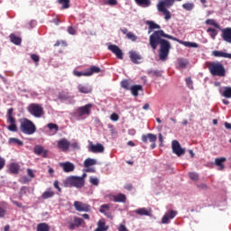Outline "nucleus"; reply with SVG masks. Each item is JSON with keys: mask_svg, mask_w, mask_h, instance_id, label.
I'll return each instance as SVG.
<instances>
[{"mask_svg": "<svg viewBox=\"0 0 231 231\" xmlns=\"http://www.w3.org/2000/svg\"><path fill=\"white\" fill-rule=\"evenodd\" d=\"M212 55H214L215 57H218V58L222 57V58L231 59V54L226 53V52H223V51H213Z\"/></svg>", "mask_w": 231, "mask_h": 231, "instance_id": "33", "label": "nucleus"}, {"mask_svg": "<svg viewBox=\"0 0 231 231\" xmlns=\"http://www.w3.org/2000/svg\"><path fill=\"white\" fill-rule=\"evenodd\" d=\"M134 213L141 217H150L151 215V211L147 210L145 208H137L134 211Z\"/></svg>", "mask_w": 231, "mask_h": 231, "instance_id": "28", "label": "nucleus"}, {"mask_svg": "<svg viewBox=\"0 0 231 231\" xmlns=\"http://www.w3.org/2000/svg\"><path fill=\"white\" fill-rule=\"evenodd\" d=\"M185 81H186V84H187V86H188V88H190V89H192L193 88V82H192V80H191V78L190 77H189V78H187L186 79H185Z\"/></svg>", "mask_w": 231, "mask_h": 231, "instance_id": "56", "label": "nucleus"}, {"mask_svg": "<svg viewBox=\"0 0 231 231\" xmlns=\"http://www.w3.org/2000/svg\"><path fill=\"white\" fill-rule=\"evenodd\" d=\"M83 222H84V220L81 217H74V223L70 222L69 227L70 230H75L76 227L80 226Z\"/></svg>", "mask_w": 231, "mask_h": 231, "instance_id": "19", "label": "nucleus"}, {"mask_svg": "<svg viewBox=\"0 0 231 231\" xmlns=\"http://www.w3.org/2000/svg\"><path fill=\"white\" fill-rule=\"evenodd\" d=\"M53 187L59 191L61 192V188L60 187V181L59 180H55L53 182Z\"/></svg>", "mask_w": 231, "mask_h": 231, "instance_id": "61", "label": "nucleus"}, {"mask_svg": "<svg viewBox=\"0 0 231 231\" xmlns=\"http://www.w3.org/2000/svg\"><path fill=\"white\" fill-rule=\"evenodd\" d=\"M91 109H93V104H87L83 106L78 107L76 110V115L79 117L89 116L91 115Z\"/></svg>", "mask_w": 231, "mask_h": 231, "instance_id": "7", "label": "nucleus"}, {"mask_svg": "<svg viewBox=\"0 0 231 231\" xmlns=\"http://www.w3.org/2000/svg\"><path fill=\"white\" fill-rule=\"evenodd\" d=\"M29 192V188L26 186H23L19 192V199H22L23 197L26 196Z\"/></svg>", "mask_w": 231, "mask_h": 231, "instance_id": "45", "label": "nucleus"}, {"mask_svg": "<svg viewBox=\"0 0 231 231\" xmlns=\"http://www.w3.org/2000/svg\"><path fill=\"white\" fill-rule=\"evenodd\" d=\"M147 73L149 75H151L152 77H161L162 76V73L159 70L150 69V70L147 71Z\"/></svg>", "mask_w": 231, "mask_h": 231, "instance_id": "50", "label": "nucleus"}, {"mask_svg": "<svg viewBox=\"0 0 231 231\" xmlns=\"http://www.w3.org/2000/svg\"><path fill=\"white\" fill-rule=\"evenodd\" d=\"M27 175L32 180L35 178V174L32 169H27Z\"/></svg>", "mask_w": 231, "mask_h": 231, "instance_id": "59", "label": "nucleus"}, {"mask_svg": "<svg viewBox=\"0 0 231 231\" xmlns=\"http://www.w3.org/2000/svg\"><path fill=\"white\" fill-rule=\"evenodd\" d=\"M89 182L90 184H92L93 186H98V179L95 178V177H90L89 179Z\"/></svg>", "mask_w": 231, "mask_h": 231, "instance_id": "55", "label": "nucleus"}, {"mask_svg": "<svg viewBox=\"0 0 231 231\" xmlns=\"http://www.w3.org/2000/svg\"><path fill=\"white\" fill-rule=\"evenodd\" d=\"M108 50L111 51L113 53H115L117 59L119 60L124 59V52H122L121 49L118 46L115 44L109 45Z\"/></svg>", "mask_w": 231, "mask_h": 231, "instance_id": "15", "label": "nucleus"}, {"mask_svg": "<svg viewBox=\"0 0 231 231\" xmlns=\"http://www.w3.org/2000/svg\"><path fill=\"white\" fill-rule=\"evenodd\" d=\"M175 42H178L179 43L186 46V47H191V48H198L199 45L196 43V42H183V41H180L178 39V41H175Z\"/></svg>", "mask_w": 231, "mask_h": 231, "instance_id": "42", "label": "nucleus"}, {"mask_svg": "<svg viewBox=\"0 0 231 231\" xmlns=\"http://www.w3.org/2000/svg\"><path fill=\"white\" fill-rule=\"evenodd\" d=\"M121 87L126 90L131 89V84L129 83V80L125 79L121 82Z\"/></svg>", "mask_w": 231, "mask_h": 231, "instance_id": "49", "label": "nucleus"}, {"mask_svg": "<svg viewBox=\"0 0 231 231\" xmlns=\"http://www.w3.org/2000/svg\"><path fill=\"white\" fill-rule=\"evenodd\" d=\"M47 127H48V129H50V131H54V133H59V131H60L59 125L54 123L48 124Z\"/></svg>", "mask_w": 231, "mask_h": 231, "instance_id": "43", "label": "nucleus"}, {"mask_svg": "<svg viewBox=\"0 0 231 231\" xmlns=\"http://www.w3.org/2000/svg\"><path fill=\"white\" fill-rule=\"evenodd\" d=\"M206 24H208V25H212V26H214V27H216V28H217V29H220V25H219L218 23H217L215 22V20H213V19H208V20L206 21Z\"/></svg>", "mask_w": 231, "mask_h": 231, "instance_id": "48", "label": "nucleus"}, {"mask_svg": "<svg viewBox=\"0 0 231 231\" xmlns=\"http://www.w3.org/2000/svg\"><path fill=\"white\" fill-rule=\"evenodd\" d=\"M78 89H79V91L80 93H83V94H89V93H91V91L93 90V89L91 88V87H89V86H85V85H82V84H79V85L78 86Z\"/></svg>", "mask_w": 231, "mask_h": 231, "instance_id": "31", "label": "nucleus"}, {"mask_svg": "<svg viewBox=\"0 0 231 231\" xmlns=\"http://www.w3.org/2000/svg\"><path fill=\"white\" fill-rule=\"evenodd\" d=\"M189 177L193 181H198L199 180V175L196 172H189Z\"/></svg>", "mask_w": 231, "mask_h": 231, "instance_id": "52", "label": "nucleus"}, {"mask_svg": "<svg viewBox=\"0 0 231 231\" xmlns=\"http://www.w3.org/2000/svg\"><path fill=\"white\" fill-rule=\"evenodd\" d=\"M118 231H129V230H127V227H125V225H120Z\"/></svg>", "mask_w": 231, "mask_h": 231, "instance_id": "64", "label": "nucleus"}, {"mask_svg": "<svg viewBox=\"0 0 231 231\" xmlns=\"http://www.w3.org/2000/svg\"><path fill=\"white\" fill-rule=\"evenodd\" d=\"M51 227L47 223H40L37 225V231H50Z\"/></svg>", "mask_w": 231, "mask_h": 231, "instance_id": "40", "label": "nucleus"}, {"mask_svg": "<svg viewBox=\"0 0 231 231\" xmlns=\"http://www.w3.org/2000/svg\"><path fill=\"white\" fill-rule=\"evenodd\" d=\"M109 200L113 201L115 203H125L127 202V196L123 193H119L117 195H110L109 196Z\"/></svg>", "mask_w": 231, "mask_h": 231, "instance_id": "12", "label": "nucleus"}, {"mask_svg": "<svg viewBox=\"0 0 231 231\" xmlns=\"http://www.w3.org/2000/svg\"><path fill=\"white\" fill-rule=\"evenodd\" d=\"M8 203L5 201H0V218H4L6 216V210Z\"/></svg>", "mask_w": 231, "mask_h": 231, "instance_id": "27", "label": "nucleus"}, {"mask_svg": "<svg viewBox=\"0 0 231 231\" xmlns=\"http://www.w3.org/2000/svg\"><path fill=\"white\" fill-rule=\"evenodd\" d=\"M8 143L9 145H17L18 147H23V145H24V143L16 137H10L8 139Z\"/></svg>", "mask_w": 231, "mask_h": 231, "instance_id": "26", "label": "nucleus"}, {"mask_svg": "<svg viewBox=\"0 0 231 231\" xmlns=\"http://www.w3.org/2000/svg\"><path fill=\"white\" fill-rule=\"evenodd\" d=\"M88 74V71H79V70H74L73 71V75H75L76 77H82V76H86Z\"/></svg>", "mask_w": 231, "mask_h": 231, "instance_id": "54", "label": "nucleus"}, {"mask_svg": "<svg viewBox=\"0 0 231 231\" xmlns=\"http://www.w3.org/2000/svg\"><path fill=\"white\" fill-rule=\"evenodd\" d=\"M120 116H118V114L116 113H113L111 116H110V119L112 120V122H118Z\"/></svg>", "mask_w": 231, "mask_h": 231, "instance_id": "57", "label": "nucleus"}, {"mask_svg": "<svg viewBox=\"0 0 231 231\" xmlns=\"http://www.w3.org/2000/svg\"><path fill=\"white\" fill-rule=\"evenodd\" d=\"M148 140L152 143H154V142H156L157 140V136L153 134H147L142 136V141L143 142V143H147Z\"/></svg>", "mask_w": 231, "mask_h": 231, "instance_id": "21", "label": "nucleus"}, {"mask_svg": "<svg viewBox=\"0 0 231 231\" xmlns=\"http://www.w3.org/2000/svg\"><path fill=\"white\" fill-rule=\"evenodd\" d=\"M101 71L102 69H100V67L91 66L89 69H87L86 77L91 76L94 73H99Z\"/></svg>", "mask_w": 231, "mask_h": 231, "instance_id": "30", "label": "nucleus"}, {"mask_svg": "<svg viewBox=\"0 0 231 231\" xmlns=\"http://www.w3.org/2000/svg\"><path fill=\"white\" fill-rule=\"evenodd\" d=\"M157 9L159 12L162 13L165 15V17H164L165 20L171 19V13L166 9V7L157 6Z\"/></svg>", "mask_w": 231, "mask_h": 231, "instance_id": "37", "label": "nucleus"}, {"mask_svg": "<svg viewBox=\"0 0 231 231\" xmlns=\"http://www.w3.org/2000/svg\"><path fill=\"white\" fill-rule=\"evenodd\" d=\"M108 229L109 226H106V221L104 219H100L95 231H107Z\"/></svg>", "mask_w": 231, "mask_h": 231, "instance_id": "29", "label": "nucleus"}, {"mask_svg": "<svg viewBox=\"0 0 231 231\" xmlns=\"http://www.w3.org/2000/svg\"><path fill=\"white\" fill-rule=\"evenodd\" d=\"M95 165H97V160H95V159L88 158L84 162L85 168H89V167L95 166Z\"/></svg>", "mask_w": 231, "mask_h": 231, "instance_id": "39", "label": "nucleus"}, {"mask_svg": "<svg viewBox=\"0 0 231 231\" xmlns=\"http://www.w3.org/2000/svg\"><path fill=\"white\" fill-rule=\"evenodd\" d=\"M73 206H74L76 211H78V212L88 213V212L91 211V206L88 204H86L82 201H75Z\"/></svg>", "mask_w": 231, "mask_h": 231, "instance_id": "8", "label": "nucleus"}, {"mask_svg": "<svg viewBox=\"0 0 231 231\" xmlns=\"http://www.w3.org/2000/svg\"><path fill=\"white\" fill-rule=\"evenodd\" d=\"M145 23L147 25H149L148 33H151L152 32V30L160 29L161 28V26L159 24L155 23L152 21H147Z\"/></svg>", "mask_w": 231, "mask_h": 231, "instance_id": "36", "label": "nucleus"}, {"mask_svg": "<svg viewBox=\"0 0 231 231\" xmlns=\"http://www.w3.org/2000/svg\"><path fill=\"white\" fill-rule=\"evenodd\" d=\"M188 65V62L184 60H179V66L181 68V69H185Z\"/></svg>", "mask_w": 231, "mask_h": 231, "instance_id": "58", "label": "nucleus"}, {"mask_svg": "<svg viewBox=\"0 0 231 231\" xmlns=\"http://www.w3.org/2000/svg\"><path fill=\"white\" fill-rule=\"evenodd\" d=\"M31 59L34 61V62H39L40 61V56L37 54H32L31 55Z\"/></svg>", "mask_w": 231, "mask_h": 231, "instance_id": "62", "label": "nucleus"}, {"mask_svg": "<svg viewBox=\"0 0 231 231\" xmlns=\"http://www.w3.org/2000/svg\"><path fill=\"white\" fill-rule=\"evenodd\" d=\"M14 108H9L7 110V114H6V122L7 124H10L7 126L8 131H10L11 133H17L18 132V126L16 125V119L15 117L13 116L14 115Z\"/></svg>", "mask_w": 231, "mask_h": 231, "instance_id": "6", "label": "nucleus"}, {"mask_svg": "<svg viewBox=\"0 0 231 231\" xmlns=\"http://www.w3.org/2000/svg\"><path fill=\"white\" fill-rule=\"evenodd\" d=\"M121 32L126 35L127 39L131 40L132 42H136L138 37L133 32H129L127 28L121 29Z\"/></svg>", "mask_w": 231, "mask_h": 231, "instance_id": "23", "label": "nucleus"}, {"mask_svg": "<svg viewBox=\"0 0 231 231\" xmlns=\"http://www.w3.org/2000/svg\"><path fill=\"white\" fill-rule=\"evenodd\" d=\"M125 189L128 190V191H131L133 190V184L131 183H128L125 186Z\"/></svg>", "mask_w": 231, "mask_h": 231, "instance_id": "63", "label": "nucleus"}, {"mask_svg": "<svg viewBox=\"0 0 231 231\" xmlns=\"http://www.w3.org/2000/svg\"><path fill=\"white\" fill-rule=\"evenodd\" d=\"M162 37L178 41L177 38L164 33L162 30L155 31L149 38L150 45L153 50L157 49V46L160 45L159 50V58L161 60L165 61L168 59L170 50L171 48L170 42L162 39Z\"/></svg>", "mask_w": 231, "mask_h": 231, "instance_id": "1", "label": "nucleus"}, {"mask_svg": "<svg viewBox=\"0 0 231 231\" xmlns=\"http://www.w3.org/2000/svg\"><path fill=\"white\" fill-rule=\"evenodd\" d=\"M174 4V0H163L157 5V7H171Z\"/></svg>", "mask_w": 231, "mask_h": 231, "instance_id": "34", "label": "nucleus"}, {"mask_svg": "<svg viewBox=\"0 0 231 231\" xmlns=\"http://www.w3.org/2000/svg\"><path fill=\"white\" fill-rule=\"evenodd\" d=\"M178 212L176 210H169L165 213V215L162 218V224L168 225L170 223V220H172L176 216Z\"/></svg>", "mask_w": 231, "mask_h": 231, "instance_id": "11", "label": "nucleus"}, {"mask_svg": "<svg viewBox=\"0 0 231 231\" xmlns=\"http://www.w3.org/2000/svg\"><path fill=\"white\" fill-rule=\"evenodd\" d=\"M207 32L209 33L210 37L215 40L216 36L217 35V31L213 28H208Z\"/></svg>", "mask_w": 231, "mask_h": 231, "instance_id": "46", "label": "nucleus"}, {"mask_svg": "<svg viewBox=\"0 0 231 231\" xmlns=\"http://www.w3.org/2000/svg\"><path fill=\"white\" fill-rule=\"evenodd\" d=\"M85 180L83 178L77 176L68 177L65 180L66 187H74L76 189L84 188Z\"/></svg>", "mask_w": 231, "mask_h": 231, "instance_id": "5", "label": "nucleus"}, {"mask_svg": "<svg viewBox=\"0 0 231 231\" xmlns=\"http://www.w3.org/2000/svg\"><path fill=\"white\" fill-rule=\"evenodd\" d=\"M172 152L174 154H177V156H182V154H185V149L181 148L180 143L177 140L172 141Z\"/></svg>", "mask_w": 231, "mask_h": 231, "instance_id": "13", "label": "nucleus"}, {"mask_svg": "<svg viewBox=\"0 0 231 231\" xmlns=\"http://www.w3.org/2000/svg\"><path fill=\"white\" fill-rule=\"evenodd\" d=\"M226 162V158L221 157V158H216L215 159V165L218 167V171H222L225 169V163Z\"/></svg>", "mask_w": 231, "mask_h": 231, "instance_id": "25", "label": "nucleus"}, {"mask_svg": "<svg viewBox=\"0 0 231 231\" xmlns=\"http://www.w3.org/2000/svg\"><path fill=\"white\" fill-rule=\"evenodd\" d=\"M71 143L66 138H62L57 142V147L60 149V151H62L63 152H67L69 151Z\"/></svg>", "mask_w": 231, "mask_h": 231, "instance_id": "9", "label": "nucleus"}, {"mask_svg": "<svg viewBox=\"0 0 231 231\" xmlns=\"http://www.w3.org/2000/svg\"><path fill=\"white\" fill-rule=\"evenodd\" d=\"M135 4L141 7H149L152 4L151 0H134Z\"/></svg>", "mask_w": 231, "mask_h": 231, "instance_id": "35", "label": "nucleus"}, {"mask_svg": "<svg viewBox=\"0 0 231 231\" xmlns=\"http://www.w3.org/2000/svg\"><path fill=\"white\" fill-rule=\"evenodd\" d=\"M221 32H222V34H221L222 39L225 42L231 43V28L227 27V28L222 29Z\"/></svg>", "mask_w": 231, "mask_h": 231, "instance_id": "18", "label": "nucleus"}, {"mask_svg": "<svg viewBox=\"0 0 231 231\" xmlns=\"http://www.w3.org/2000/svg\"><path fill=\"white\" fill-rule=\"evenodd\" d=\"M182 7L187 11H191L194 8L193 3H186L182 5Z\"/></svg>", "mask_w": 231, "mask_h": 231, "instance_id": "51", "label": "nucleus"}, {"mask_svg": "<svg viewBox=\"0 0 231 231\" xmlns=\"http://www.w3.org/2000/svg\"><path fill=\"white\" fill-rule=\"evenodd\" d=\"M88 151H90V152L98 153L104 152L105 148L100 143H97V144L90 143Z\"/></svg>", "mask_w": 231, "mask_h": 231, "instance_id": "16", "label": "nucleus"}, {"mask_svg": "<svg viewBox=\"0 0 231 231\" xmlns=\"http://www.w3.org/2000/svg\"><path fill=\"white\" fill-rule=\"evenodd\" d=\"M27 111L34 118H42L45 115V110L41 104L32 103L27 106Z\"/></svg>", "mask_w": 231, "mask_h": 231, "instance_id": "3", "label": "nucleus"}, {"mask_svg": "<svg viewBox=\"0 0 231 231\" xmlns=\"http://www.w3.org/2000/svg\"><path fill=\"white\" fill-rule=\"evenodd\" d=\"M20 171V165L18 163H10L9 171L12 174H18Z\"/></svg>", "mask_w": 231, "mask_h": 231, "instance_id": "32", "label": "nucleus"}, {"mask_svg": "<svg viewBox=\"0 0 231 231\" xmlns=\"http://www.w3.org/2000/svg\"><path fill=\"white\" fill-rule=\"evenodd\" d=\"M99 213L103 214L106 218L113 220V213L109 204H103L99 208Z\"/></svg>", "mask_w": 231, "mask_h": 231, "instance_id": "10", "label": "nucleus"}, {"mask_svg": "<svg viewBox=\"0 0 231 231\" xmlns=\"http://www.w3.org/2000/svg\"><path fill=\"white\" fill-rule=\"evenodd\" d=\"M60 166L63 169V171L66 173L73 172L75 171V165L69 162H61Z\"/></svg>", "mask_w": 231, "mask_h": 231, "instance_id": "17", "label": "nucleus"}, {"mask_svg": "<svg viewBox=\"0 0 231 231\" xmlns=\"http://www.w3.org/2000/svg\"><path fill=\"white\" fill-rule=\"evenodd\" d=\"M34 153H36L38 156H42L43 159L48 158L49 151L44 150V147L42 145H36L33 148Z\"/></svg>", "mask_w": 231, "mask_h": 231, "instance_id": "14", "label": "nucleus"}, {"mask_svg": "<svg viewBox=\"0 0 231 231\" xmlns=\"http://www.w3.org/2000/svg\"><path fill=\"white\" fill-rule=\"evenodd\" d=\"M9 37L11 42L14 43L15 45H20L22 43V38L16 36L14 33H11Z\"/></svg>", "mask_w": 231, "mask_h": 231, "instance_id": "38", "label": "nucleus"}, {"mask_svg": "<svg viewBox=\"0 0 231 231\" xmlns=\"http://www.w3.org/2000/svg\"><path fill=\"white\" fill-rule=\"evenodd\" d=\"M222 96L225 98H231V87H225Z\"/></svg>", "mask_w": 231, "mask_h": 231, "instance_id": "44", "label": "nucleus"}, {"mask_svg": "<svg viewBox=\"0 0 231 231\" xmlns=\"http://www.w3.org/2000/svg\"><path fill=\"white\" fill-rule=\"evenodd\" d=\"M70 0H59V4L62 5L63 9H67L70 7Z\"/></svg>", "mask_w": 231, "mask_h": 231, "instance_id": "47", "label": "nucleus"}, {"mask_svg": "<svg viewBox=\"0 0 231 231\" xmlns=\"http://www.w3.org/2000/svg\"><path fill=\"white\" fill-rule=\"evenodd\" d=\"M20 122V131L23 134L32 135L37 132L36 125L28 118H23L19 120Z\"/></svg>", "mask_w": 231, "mask_h": 231, "instance_id": "2", "label": "nucleus"}, {"mask_svg": "<svg viewBox=\"0 0 231 231\" xmlns=\"http://www.w3.org/2000/svg\"><path fill=\"white\" fill-rule=\"evenodd\" d=\"M5 165H6L5 159L0 156V171L5 169Z\"/></svg>", "mask_w": 231, "mask_h": 231, "instance_id": "53", "label": "nucleus"}, {"mask_svg": "<svg viewBox=\"0 0 231 231\" xmlns=\"http://www.w3.org/2000/svg\"><path fill=\"white\" fill-rule=\"evenodd\" d=\"M59 100H61L62 102H65L67 100H72V97L70 96L69 92L68 91H61L58 95Z\"/></svg>", "mask_w": 231, "mask_h": 231, "instance_id": "24", "label": "nucleus"}, {"mask_svg": "<svg viewBox=\"0 0 231 231\" xmlns=\"http://www.w3.org/2000/svg\"><path fill=\"white\" fill-rule=\"evenodd\" d=\"M129 57L131 59L132 62H134L135 64H139L140 63L139 60H142V56L134 51H131L129 52Z\"/></svg>", "mask_w": 231, "mask_h": 231, "instance_id": "20", "label": "nucleus"}, {"mask_svg": "<svg viewBox=\"0 0 231 231\" xmlns=\"http://www.w3.org/2000/svg\"><path fill=\"white\" fill-rule=\"evenodd\" d=\"M55 196V191L52 189V188H49L46 191H44L42 194V199L43 200H47L50 199H52Z\"/></svg>", "mask_w": 231, "mask_h": 231, "instance_id": "22", "label": "nucleus"}, {"mask_svg": "<svg viewBox=\"0 0 231 231\" xmlns=\"http://www.w3.org/2000/svg\"><path fill=\"white\" fill-rule=\"evenodd\" d=\"M68 32L71 35H74V34L77 33V31L73 26H69L68 27Z\"/></svg>", "mask_w": 231, "mask_h": 231, "instance_id": "60", "label": "nucleus"}, {"mask_svg": "<svg viewBox=\"0 0 231 231\" xmlns=\"http://www.w3.org/2000/svg\"><path fill=\"white\" fill-rule=\"evenodd\" d=\"M208 70L213 76L225 77L226 76V69L225 67L218 61L209 62L208 65Z\"/></svg>", "mask_w": 231, "mask_h": 231, "instance_id": "4", "label": "nucleus"}, {"mask_svg": "<svg viewBox=\"0 0 231 231\" xmlns=\"http://www.w3.org/2000/svg\"><path fill=\"white\" fill-rule=\"evenodd\" d=\"M142 89H143V87L141 85H134L130 88V90L134 97H137L138 91Z\"/></svg>", "mask_w": 231, "mask_h": 231, "instance_id": "41", "label": "nucleus"}]
</instances>
